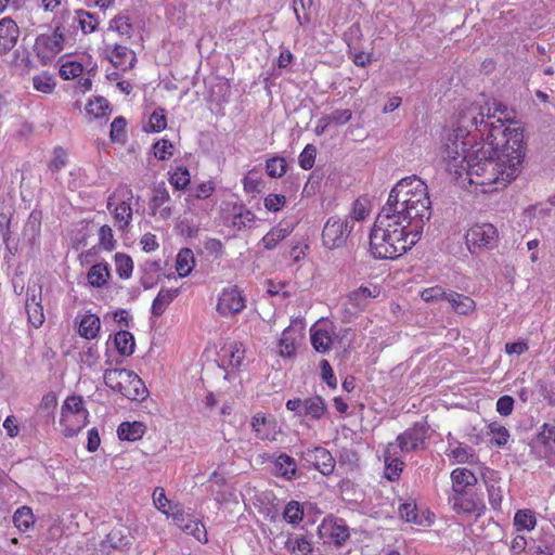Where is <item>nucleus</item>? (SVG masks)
Listing matches in <instances>:
<instances>
[{"mask_svg": "<svg viewBox=\"0 0 555 555\" xmlns=\"http://www.w3.org/2000/svg\"><path fill=\"white\" fill-rule=\"evenodd\" d=\"M215 192V184L211 181L199 183L194 190H190L188 196L185 197L186 202H191L192 199H206L212 195Z\"/></svg>", "mask_w": 555, "mask_h": 555, "instance_id": "obj_58", "label": "nucleus"}, {"mask_svg": "<svg viewBox=\"0 0 555 555\" xmlns=\"http://www.w3.org/2000/svg\"><path fill=\"white\" fill-rule=\"evenodd\" d=\"M111 279V269L107 262L92 264L87 272L86 280L90 287L103 288Z\"/></svg>", "mask_w": 555, "mask_h": 555, "instance_id": "obj_25", "label": "nucleus"}, {"mask_svg": "<svg viewBox=\"0 0 555 555\" xmlns=\"http://www.w3.org/2000/svg\"><path fill=\"white\" fill-rule=\"evenodd\" d=\"M243 189L248 194H257L261 192L263 179L261 173L256 170H249L242 179Z\"/></svg>", "mask_w": 555, "mask_h": 555, "instance_id": "obj_50", "label": "nucleus"}, {"mask_svg": "<svg viewBox=\"0 0 555 555\" xmlns=\"http://www.w3.org/2000/svg\"><path fill=\"white\" fill-rule=\"evenodd\" d=\"M397 214H403L409 220L424 228L431 216V202L427 184L416 176L402 178L391 189L387 202Z\"/></svg>", "mask_w": 555, "mask_h": 555, "instance_id": "obj_3", "label": "nucleus"}, {"mask_svg": "<svg viewBox=\"0 0 555 555\" xmlns=\"http://www.w3.org/2000/svg\"><path fill=\"white\" fill-rule=\"evenodd\" d=\"M283 517L288 524L297 525L304 518V509L297 501H291L284 508Z\"/></svg>", "mask_w": 555, "mask_h": 555, "instance_id": "obj_57", "label": "nucleus"}, {"mask_svg": "<svg viewBox=\"0 0 555 555\" xmlns=\"http://www.w3.org/2000/svg\"><path fill=\"white\" fill-rule=\"evenodd\" d=\"M465 241L470 253H478L494 248L499 241V233L491 223H476L467 230Z\"/></svg>", "mask_w": 555, "mask_h": 555, "instance_id": "obj_9", "label": "nucleus"}, {"mask_svg": "<svg viewBox=\"0 0 555 555\" xmlns=\"http://www.w3.org/2000/svg\"><path fill=\"white\" fill-rule=\"evenodd\" d=\"M114 344L119 354L129 357L134 351V338L128 331H119L115 334Z\"/></svg>", "mask_w": 555, "mask_h": 555, "instance_id": "obj_42", "label": "nucleus"}, {"mask_svg": "<svg viewBox=\"0 0 555 555\" xmlns=\"http://www.w3.org/2000/svg\"><path fill=\"white\" fill-rule=\"evenodd\" d=\"M483 141L459 151V144L448 143L441 150L446 169L457 180L466 175L469 183L485 193L505 188L520 171L525 157L524 131L518 122L506 118L486 125Z\"/></svg>", "mask_w": 555, "mask_h": 555, "instance_id": "obj_1", "label": "nucleus"}, {"mask_svg": "<svg viewBox=\"0 0 555 555\" xmlns=\"http://www.w3.org/2000/svg\"><path fill=\"white\" fill-rule=\"evenodd\" d=\"M167 127V117L163 108L155 109L149 117L146 131L160 132Z\"/></svg>", "mask_w": 555, "mask_h": 555, "instance_id": "obj_56", "label": "nucleus"}, {"mask_svg": "<svg viewBox=\"0 0 555 555\" xmlns=\"http://www.w3.org/2000/svg\"><path fill=\"white\" fill-rule=\"evenodd\" d=\"M448 294L442 286L435 285L424 288L420 296L425 302H436L447 300Z\"/></svg>", "mask_w": 555, "mask_h": 555, "instance_id": "obj_59", "label": "nucleus"}, {"mask_svg": "<svg viewBox=\"0 0 555 555\" xmlns=\"http://www.w3.org/2000/svg\"><path fill=\"white\" fill-rule=\"evenodd\" d=\"M86 113L94 119L107 118L112 113V108L109 102L105 98L95 96L87 103Z\"/></svg>", "mask_w": 555, "mask_h": 555, "instance_id": "obj_39", "label": "nucleus"}, {"mask_svg": "<svg viewBox=\"0 0 555 555\" xmlns=\"http://www.w3.org/2000/svg\"><path fill=\"white\" fill-rule=\"evenodd\" d=\"M33 87L38 92L51 94L56 87V82L50 73L41 72L33 77Z\"/></svg>", "mask_w": 555, "mask_h": 555, "instance_id": "obj_48", "label": "nucleus"}, {"mask_svg": "<svg viewBox=\"0 0 555 555\" xmlns=\"http://www.w3.org/2000/svg\"><path fill=\"white\" fill-rule=\"evenodd\" d=\"M302 460L324 476H328L334 472L335 459L331 452L323 447L308 448L301 454Z\"/></svg>", "mask_w": 555, "mask_h": 555, "instance_id": "obj_13", "label": "nucleus"}, {"mask_svg": "<svg viewBox=\"0 0 555 555\" xmlns=\"http://www.w3.org/2000/svg\"><path fill=\"white\" fill-rule=\"evenodd\" d=\"M310 340L315 351L326 353L333 345V331L321 326H312L310 330Z\"/></svg>", "mask_w": 555, "mask_h": 555, "instance_id": "obj_27", "label": "nucleus"}, {"mask_svg": "<svg viewBox=\"0 0 555 555\" xmlns=\"http://www.w3.org/2000/svg\"><path fill=\"white\" fill-rule=\"evenodd\" d=\"M449 502L452 509L457 514L480 515L486 509L483 493L476 488H451Z\"/></svg>", "mask_w": 555, "mask_h": 555, "instance_id": "obj_8", "label": "nucleus"}, {"mask_svg": "<svg viewBox=\"0 0 555 555\" xmlns=\"http://www.w3.org/2000/svg\"><path fill=\"white\" fill-rule=\"evenodd\" d=\"M353 224L348 217H331L322 231L323 245L328 249L341 247L347 242Z\"/></svg>", "mask_w": 555, "mask_h": 555, "instance_id": "obj_10", "label": "nucleus"}, {"mask_svg": "<svg viewBox=\"0 0 555 555\" xmlns=\"http://www.w3.org/2000/svg\"><path fill=\"white\" fill-rule=\"evenodd\" d=\"M498 120H502L500 117H495V115H487V121H485L483 109L477 103H463L459 106L455 113V121L452 133L447 138L443 143L441 150L450 143L453 146V143L459 144V151L462 150L464 145L465 149L474 146L475 142H477V135H473L472 131L476 130L480 133V139L483 141L487 137L489 128L485 127L486 125L495 122Z\"/></svg>", "mask_w": 555, "mask_h": 555, "instance_id": "obj_4", "label": "nucleus"}, {"mask_svg": "<svg viewBox=\"0 0 555 555\" xmlns=\"http://www.w3.org/2000/svg\"><path fill=\"white\" fill-rule=\"evenodd\" d=\"M304 335L293 326H287L279 339V356L284 359H294Z\"/></svg>", "mask_w": 555, "mask_h": 555, "instance_id": "obj_18", "label": "nucleus"}, {"mask_svg": "<svg viewBox=\"0 0 555 555\" xmlns=\"http://www.w3.org/2000/svg\"><path fill=\"white\" fill-rule=\"evenodd\" d=\"M108 60L116 69L125 72L133 67L135 62V55L127 47L116 44L109 51Z\"/></svg>", "mask_w": 555, "mask_h": 555, "instance_id": "obj_24", "label": "nucleus"}, {"mask_svg": "<svg viewBox=\"0 0 555 555\" xmlns=\"http://www.w3.org/2000/svg\"><path fill=\"white\" fill-rule=\"evenodd\" d=\"M287 171L286 159L282 156H274L266 160V172L270 178H281Z\"/></svg>", "mask_w": 555, "mask_h": 555, "instance_id": "obj_52", "label": "nucleus"}, {"mask_svg": "<svg viewBox=\"0 0 555 555\" xmlns=\"http://www.w3.org/2000/svg\"><path fill=\"white\" fill-rule=\"evenodd\" d=\"M127 121L122 116L114 118L111 124L109 138L113 142H124L126 140Z\"/></svg>", "mask_w": 555, "mask_h": 555, "instance_id": "obj_60", "label": "nucleus"}, {"mask_svg": "<svg viewBox=\"0 0 555 555\" xmlns=\"http://www.w3.org/2000/svg\"><path fill=\"white\" fill-rule=\"evenodd\" d=\"M153 502L155 507L169 516L172 509L171 501L167 499L165 489L162 487H157L153 492Z\"/></svg>", "mask_w": 555, "mask_h": 555, "instance_id": "obj_61", "label": "nucleus"}, {"mask_svg": "<svg viewBox=\"0 0 555 555\" xmlns=\"http://www.w3.org/2000/svg\"><path fill=\"white\" fill-rule=\"evenodd\" d=\"M447 301L457 314L468 315L476 310V302L472 297L453 291L449 292Z\"/></svg>", "mask_w": 555, "mask_h": 555, "instance_id": "obj_28", "label": "nucleus"}, {"mask_svg": "<svg viewBox=\"0 0 555 555\" xmlns=\"http://www.w3.org/2000/svg\"><path fill=\"white\" fill-rule=\"evenodd\" d=\"M256 220L255 214L244 205L233 207L232 225L236 230L250 227Z\"/></svg>", "mask_w": 555, "mask_h": 555, "instance_id": "obj_40", "label": "nucleus"}, {"mask_svg": "<svg viewBox=\"0 0 555 555\" xmlns=\"http://www.w3.org/2000/svg\"><path fill=\"white\" fill-rule=\"evenodd\" d=\"M146 431V426L142 422H122L117 428V435L120 440L138 441Z\"/></svg>", "mask_w": 555, "mask_h": 555, "instance_id": "obj_30", "label": "nucleus"}, {"mask_svg": "<svg viewBox=\"0 0 555 555\" xmlns=\"http://www.w3.org/2000/svg\"><path fill=\"white\" fill-rule=\"evenodd\" d=\"M451 488H476L478 478L466 467L454 468L450 474Z\"/></svg>", "mask_w": 555, "mask_h": 555, "instance_id": "obj_33", "label": "nucleus"}, {"mask_svg": "<svg viewBox=\"0 0 555 555\" xmlns=\"http://www.w3.org/2000/svg\"><path fill=\"white\" fill-rule=\"evenodd\" d=\"M221 362L232 369H240L245 361V348L241 341L225 343L219 353Z\"/></svg>", "mask_w": 555, "mask_h": 555, "instance_id": "obj_22", "label": "nucleus"}, {"mask_svg": "<svg viewBox=\"0 0 555 555\" xmlns=\"http://www.w3.org/2000/svg\"><path fill=\"white\" fill-rule=\"evenodd\" d=\"M173 300V291L169 288H162L152 304V314L160 317L167 310Z\"/></svg>", "mask_w": 555, "mask_h": 555, "instance_id": "obj_46", "label": "nucleus"}, {"mask_svg": "<svg viewBox=\"0 0 555 555\" xmlns=\"http://www.w3.org/2000/svg\"><path fill=\"white\" fill-rule=\"evenodd\" d=\"M25 309L29 324L35 328L40 327L44 322V313L43 307L41 306L40 300H37L35 294L31 295V298L27 296Z\"/></svg>", "mask_w": 555, "mask_h": 555, "instance_id": "obj_37", "label": "nucleus"}, {"mask_svg": "<svg viewBox=\"0 0 555 555\" xmlns=\"http://www.w3.org/2000/svg\"><path fill=\"white\" fill-rule=\"evenodd\" d=\"M370 212V203L366 198H357L350 211V216H347L350 222L354 225V221H363Z\"/></svg>", "mask_w": 555, "mask_h": 555, "instance_id": "obj_53", "label": "nucleus"}, {"mask_svg": "<svg viewBox=\"0 0 555 555\" xmlns=\"http://www.w3.org/2000/svg\"><path fill=\"white\" fill-rule=\"evenodd\" d=\"M65 37L61 27L52 33L39 35L34 44L36 55L44 63L52 61L64 49Z\"/></svg>", "mask_w": 555, "mask_h": 555, "instance_id": "obj_11", "label": "nucleus"}, {"mask_svg": "<svg viewBox=\"0 0 555 555\" xmlns=\"http://www.w3.org/2000/svg\"><path fill=\"white\" fill-rule=\"evenodd\" d=\"M20 28L11 17L0 20V55L8 54L17 43Z\"/></svg>", "mask_w": 555, "mask_h": 555, "instance_id": "obj_19", "label": "nucleus"}, {"mask_svg": "<svg viewBox=\"0 0 555 555\" xmlns=\"http://www.w3.org/2000/svg\"><path fill=\"white\" fill-rule=\"evenodd\" d=\"M176 527L181 529L185 534L193 537L199 543H207V530L205 525L194 518L192 515H184L176 508Z\"/></svg>", "mask_w": 555, "mask_h": 555, "instance_id": "obj_17", "label": "nucleus"}, {"mask_svg": "<svg viewBox=\"0 0 555 555\" xmlns=\"http://www.w3.org/2000/svg\"><path fill=\"white\" fill-rule=\"evenodd\" d=\"M195 266L194 254L189 248H182L176 256V272L178 276L189 275Z\"/></svg>", "mask_w": 555, "mask_h": 555, "instance_id": "obj_38", "label": "nucleus"}, {"mask_svg": "<svg viewBox=\"0 0 555 555\" xmlns=\"http://www.w3.org/2000/svg\"><path fill=\"white\" fill-rule=\"evenodd\" d=\"M14 526L22 532H26L35 525V516L29 506L18 507L13 515Z\"/></svg>", "mask_w": 555, "mask_h": 555, "instance_id": "obj_41", "label": "nucleus"}, {"mask_svg": "<svg viewBox=\"0 0 555 555\" xmlns=\"http://www.w3.org/2000/svg\"><path fill=\"white\" fill-rule=\"evenodd\" d=\"M488 435H491L490 444L496 448L505 447L511 438L508 429L496 423L492 422L488 426Z\"/></svg>", "mask_w": 555, "mask_h": 555, "instance_id": "obj_43", "label": "nucleus"}, {"mask_svg": "<svg viewBox=\"0 0 555 555\" xmlns=\"http://www.w3.org/2000/svg\"><path fill=\"white\" fill-rule=\"evenodd\" d=\"M251 430L256 438L260 440L274 441L281 434L275 416L264 414L262 412L256 413L250 421Z\"/></svg>", "mask_w": 555, "mask_h": 555, "instance_id": "obj_14", "label": "nucleus"}, {"mask_svg": "<svg viewBox=\"0 0 555 555\" xmlns=\"http://www.w3.org/2000/svg\"><path fill=\"white\" fill-rule=\"evenodd\" d=\"M428 434V426L424 422H416L410 428L398 435L397 448L401 452H411L425 449Z\"/></svg>", "mask_w": 555, "mask_h": 555, "instance_id": "obj_12", "label": "nucleus"}, {"mask_svg": "<svg viewBox=\"0 0 555 555\" xmlns=\"http://www.w3.org/2000/svg\"><path fill=\"white\" fill-rule=\"evenodd\" d=\"M153 154L159 160L169 159L173 154V144L167 139H162L154 143Z\"/></svg>", "mask_w": 555, "mask_h": 555, "instance_id": "obj_62", "label": "nucleus"}, {"mask_svg": "<svg viewBox=\"0 0 555 555\" xmlns=\"http://www.w3.org/2000/svg\"><path fill=\"white\" fill-rule=\"evenodd\" d=\"M284 547L294 555H309L313 551L311 540L305 534L289 537L285 541Z\"/></svg>", "mask_w": 555, "mask_h": 555, "instance_id": "obj_35", "label": "nucleus"}, {"mask_svg": "<svg viewBox=\"0 0 555 555\" xmlns=\"http://www.w3.org/2000/svg\"><path fill=\"white\" fill-rule=\"evenodd\" d=\"M398 512H399L401 519H403L408 522H413V524H417V525L423 524V521L418 517L416 504H414V503L400 504Z\"/></svg>", "mask_w": 555, "mask_h": 555, "instance_id": "obj_63", "label": "nucleus"}, {"mask_svg": "<svg viewBox=\"0 0 555 555\" xmlns=\"http://www.w3.org/2000/svg\"><path fill=\"white\" fill-rule=\"evenodd\" d=\"M447 455L449 459L460 464L476 465L479 462L476 451L472 447L463 443H457Z\"/></svg>", "mask_w": 555, "mask_h": 555, "instance_id": "obj_34", "label": "nucleus"}, {"mask_svg": "<svg viewBox=\"0 0 555 555\" xmlns=\"http://www.w3.org/2000/svg\"><path fill=\"white\" fill-rule=\"evenodd\" d=\"M89 423V411L79 395L68 396L61 405L60 428L66 438L77 436Z\"/></svg>", "mask_w": 555, "mask_h": 555, "instance_id": "obj_5", "label": "nucleus"}, {"mask_svg": "<svg viewBox=\"0 0 555 555\" xmlns=\"http://www.w3.org/2000/svg\"><path fill=\"white\" fill-rule=\"evenodd\" d=\"M386 203L378 214L370 234V250L376 259H397L421 238L423 227L397 214Z\"/></svg>", "mask_w": 555, "mask_h": 555, "instance_id": "obj_2", "label": "nucleus"}, {"mask_svg": "<svg viewBox=\"0 0 555 555\" xmlns=\"http://www.w3.org/2000/svg\"><path fill=\"white\" fill-rule=\"evenodd\" d=\"M103 378L107 387L129 400L141 401L147 396V389L144 383L139 375L132 371L126 369L106 370Z\"/></svg>", "mask_w": 555, "mask_h": 555, "instance_id": "obj_6", "label": "nucleus"}, {"mask_svg": "<svg viewBox=\"0 0 555 555\" xmlns=\"http://www.w3.org/2000/svg\"><path fill=\"white\" fill-rule=\"evenodd\" d=\"M169 199L170 195L165 186V183L162 182L158 185H156L153 190V196L150 203L152 214L154 216H159L163 219L169 218L171 209L169 207H163L164 204L169 202Z\"/></svg>", "mask_w": 555, "mask_h": 555, "instance_id": "obj_23", "label": "nucleus"}, {"mask_svg": "<svg viewBox=\"0 0 555 555\" xmlns=\"http://www.w3.org/2000/svg\"><path fill=\"white\" fill-rule=\"evenodd\" d=\"M101 330L100 318L94 313H86L80 318L78 325V334L88 340L98 337Z\"/></svg>", "mask_w": 555, "mask_h": 555, "instance_id": "obj_29", "label": "nucleus"}, {"mask_svg": "<svg viewBox=\"0 0 555 555\" xmlns=\"http://www.w3.org/2000/svg\"><path fill=\"white\" fill-rule=\"evenodd\" d=\"M501 477L495 470L488 469L483 474V482L486 485L488 501L492 509L500 511L504 498V492L501 487Z\"/></svg>", "mask_w": 555, "mask_h": 555, "instance_id": "obj_20", "label": "nucleus"}, {"mask_svg": "<svg viewBox=\"0 0 555 555\" xmlns=\"http://www.w3.org/2000/svg\"><path fill=\"white\" fill-rule=\"evenodd\" d=\"M134 195L127 184L118 185L107 198V208L112 210L117 230L128 232L133 218Z\"/></svg>", "mask_w": 555, "mask_h": 555, "instance_id": "obj_7", "label": "nucleus"}, {"mask_svg": "<svg viewBox=\"0 0 555 555\" xmlns=\"http://www.w3.org/2000/svg\"><path fill=\"white\" fill-rule=\"evenodd\" d=\"M292 231L291 228L274 227L262 237L261 243L266 249L271 250L285 240Z\"/></svg>", "mask_w": 555, "mask_h": 555, "instance_id": "obj_44", "label": "nucleus"}, {"mask_svg": "<svg viewBox=\"0 0 555 555\" xmlns=\"http://www.w3.org/2000/svg\"><path fill=\"white\" fill-rule=\"evenodd\" d=\"M83 72L81 63L76 61H66L61 64L59 74L64 80L78 78Z\"/></svg>", "mask_w": 555, "mask_h": 555, "instance_id": "obj_55", "label": "nucleus"}, {"mask_svg": "<svg viewBox=\"0 0 555 555\" xmlns=\"http://www.w3.org/2000/svg\"><path fill=\"white\" fill-rule=\"evenodd\" d=\"M320 530L335 546L344 545L350 538L349 527L341 518L324 519Z\"/></svg>", "mask_w": 555, "mask_h": 555, "instance_id": "obj_16", "label": "nucleus"}, {"mask_svg": "<svg viewBox=\"0 0 555 555\" xmlns=\"http://www.w3.org/2000/svg\"><path fill=\"white\" fill-rule=\"evenodd\" d=\"M535 513L529 508L516 511L513 518V526L516 531H532L537 526Z\"/></svg>", "mask_w": 555, "mask_h": 555, "instance_id": "obj_36", "label": "nucleus"}, {"mask_svg": "<svg viewBox=\"0 0 555 555\" xmlns=\"http://www.w3.org/2000/svg\"><path fill=\"white\" fill-rule=\"evenodd\" d=\"M115 270L117 275L127 280L132 275L133 272V260L132 258L125 253H116L114 256Z\"/></svg>", "mask_w": 555, "mask_h": 555, "instance_id": "obj_45", "label": "nucleus"}, {"mask_svg": "<svg viewBox=\"0 0 555 555\" xmlns=\"http://www.w3.org/2000/svg\"><path fill=\"white\" fill-rule=\"evenodd\" d=\"M68 164V153L67 151L57 145L53 147L51 158L48 163V168L51 172H59L63 168H65Z\"/></svg>", "mask_w": 555, "mask_h": 555, "instance_id": "obj_51", "label": "nucleus"}, {"mask_svg": "<svg viewBox=\"0 0 555 555\" xmlns=\"http://www.w3.org/2000/svg\"><path fill=\"white\" fill-rule=\"evenodd\" d=\"M385 478L389 481H396L404 467V462L399 455L395 443L389 442L384 451Z\"/></svg>", "mask_w": 555, "mask_h": 555, "instance_id": "obj_21", "label": "nucleus"}, {"mask_svg": "<svg viewBox=\"0 0 555 555\" xmlns=\"http://www.w3.org/2000/svg\"><path fill=\"white\" fill-rule=\"evenodd\" d=\"M117 246L113 229L108 224H103L98 231V248L103 251H113Z\"/></svg>", "mask_w": 555, "mask_h": 555, "instance_id": "obj_47", "label": "nucleus"}, {"mask_svg": "<svg viewBox=\"0 0 555 555\" xmlns=\"http://www.w3.org/2000/svg\"><path fill=\"white\" fill-rule=\"evenodd\" d=\"M273 472L276 477L292 480L297 472L296 461L292 456L282 453L273 462Z\"/></svg>", "mask_w": 555, "mask_h": 555, "instance_id": "obj_31", "label": "nucleus"}, {"mask_svg": "<svg viewBox=\"0 0 555 555\" xmlns=\"http://www.w3.org/2000/svg\"><path fill=\"white\" fill-rule=\"evenodd\" d=\"M245 308V298L236 286L223 288L218 297L217 311L222 317L234 315Z\"/></svg>", "mask_w": 555, "mask_h": 555, "instance_id": "obj_15", "label": "nucleus"}, {"mask_svg": "<svg viewBox=\"0 0 555 555\" xmlns=\"http://www.w3.org/2000/svg\"><path fill=\"white\" fill-rule=\"evenodd\" d=\"M380 289L377 285L360 286L348 295L349 304L360 310H363L371 299L378 297Z\"/></svg>", "mask_w": 555, "mask_h": 555, "instance_id": "obj_26", "label": "nucleus"}, {"mask_svg": "<svg viewBox=\"0 0 555 555\" xmlns=\"http://www.w3.org/2000/svg\"><path fill=\"white\" fill-rule=\"evenodd\" d=\"M327 413V406L321 396L309 397L304 400V416L319 421Z\"/></svg>", "mask_w": 555, "mask_h": 555, "instance_id": "obj_32", "label": "nucleus"}, {"mask_svg": "<svg viewBox=\"0 0 555 555\" xmlns=\"http://www.w3.org/2000/svg\"><path fill=\"white\" fill-rule=\"evenodd\" d=\"M13 215L14 209L12 206H0V231L4 241H9L11 237V222Z\"/></svg>", "mask_w": 555, "mask_h": 555, "instance_id": "obj_54", "label": "nucleus"}, {"mask_svg": "<svg viewBox=\"0 0 555 555\" xmlns=\"http://www.w3.org/2000/svg\"><path fill=\"white\" fill-rule=\"evenodd\" d=\"M74 22L77 23L78 28L81 29L83 34L93 33L99 25L98 20L85 10H77L75 12Z\"/></svg>", "mask_w": 555, "mask_h": 555, "instance_id": "obj_49", "label": "nucleus"}, {"mask_svg": "<svg viewBox=\"0 0 555 555\" xmlns=\"http://www.w3.org/2000/svg\"><path fill=\"white\" fill-rule=\"evenodd\" d=\"M315 156L317 147L312 144L306 145L299 155V166L304 170L311 169L314 166Z\"/></svg>", "mask_w": 555, "mask_h": 555, "instance_id": "obj_64", "label": "nucleus"}]
</instances>
